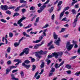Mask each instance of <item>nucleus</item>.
Masks as SVG:
<instances>
[{
    "label": "nucleus",
    "mask_w": 80,
    "mask_h": 80,
    "mask_svg": "<svg viewBox=\"0 0 80 80\" xmlns=\"http://www.w3.org/2000/svg\"><path fill=\"white\" fill-rule=\"evenodd\" d=\"M46 62H47V64H48V65H49L50 63H51V61L50 60H49L48 61H47V60H46Z\"/></svg>",
    "instance_id": "nucleus-48"
},
{
    "label": "nucleus",
    "mask_w": 80,
    "mask_h": 80,
    "mask_svg": "<svg viewBox=\"0 0 80 80\" xmlns=\"http://www.w3.org/2000/svg\"><path fill=\"white\" fill-rule=\"evenodd\" d=\"M18 72V70H14L12 71V73H15V72Z\"/></svg>",
    "instance_id": "nucleus-63"
},
{
    "label": "nucleus",
    "mask_w": 80,
    "mask_h": 80,
    "mask_svg": "<svg viewBox=\"0 0 80 80\" xmlns=\"http://www.w3.org/2000/svg\"><path fill=\"white\" fill-rule=\"evenodd\" d=\"M6 13H7L8 15H11V11L9 10L7 11L6 12Z\"/></svg>",
    "instance_id": "nucleus-30"
},
{
    "label": "nucleus",
    "mask_w": 80,
    "mask_h": 80,
    "mask_svg": "<svg viewBox=\"0 0 80 80\" xmlns=\"http://www.w3.org/2000/svg\"><path fill=\"white\" fill-rule=\"evenodd\" d=\"M35 59L34 58H31V62H35Z\"/></svg>",
    "instance_id": "nucleus-64"
},
{
    "label": "nucleus",
    "mask_w": 80,
    "mask_h": 80,
    "mask_svg": "<svg viewBox=\"0 0 80 80\" xmlns=\"http://www.w3.org/2000/svg\"><path fill=\"white\" fill-rule=\"evenodd\" d=\"M44 66H45V62H42L41 64L40 67L41 68H44Z\"/></svg>",
    "instance_id": "nucleus-18"
},
{
    "label": "nucleus",
    "mask_w": 80,
    "mask_h": 80,
    "mask_svg": "<svg viewBox=\"0 0 80 80\" xmlns=\"http://www.w3.org/2000/svg\"><path fill=\"white\" fill-rule=\"evenodd\" d=\"M42 39H43V37H42V36H41V37H39V39L38 40H39V42L41 41L42 40Z\"/></svg>",
    "instance_id": "nucleus-62"
},
{
    "label": "nucleus",
    "mask_w": 80,
    "mask_h": 80,
    "mask_svg": "<svg viewBox=\"0 0 80 80\" xmlns=\"http://www.w3.org/2000/svg\"><path fill=\"white\" fill-rule=\"evenodd\" d=\"M32 42L34 43H39V42H40V40H37L36 41H33Z\"/></svg>",
    "instance_id": "nucleus-33"
},
{
    "label": "nucleus",
    "mask_w": 80,
    "mask_h": 80,
    "mask_svg": "<svg viewBox=\"0 0 80 80\" xmlns=\"http://www.w3.org/2000/svg\"><path fill=\"white\" fill-rule=\"evenodd\" d=\"M62 1H59L58 3V7H60L62 4Z\"/></svg>",
    "instance_id": "nucleus-20"
},
{
    "label": "nucleus",
    "mask_w": 80,
    "mask_h": 80,
    "mask_svg": "<svg viewBox=\"0 0 80 80\" xmlns=\"http://www.w3.org/2000/svg\"><path fill=\"white\" fill-rule=\"evenodd\" d=\"M20 42H19L18 43L17 42H15L14 44L15 47H17V46H18V45H20Z\"/></svg>",
    "instance_id": "nucleus-19"
},
{
    "label": "nucleus",
    "mask_w": 80,
    "mask_h": 80,
    "mask_svg": "<svg viewBox=\"0 0 80 80\" xmlns=\"http://www.w3.org/2000/svg\"><path fill=\"white\" fill-rule=\"evenodd\" d=\"M0 8L1 10H7V9H8V6L6 5L4 6L2 5L1 6Z\"/></svg>",
    "instance_id": "nucleus-6"
},
{
    "label": "nucleus",
    "mask_w": 80,
    "mask_h": 80,
    "mask_svg": "<svg viewBox=\"0 0 80 80\" xmlns=\"http://www.w3.org/2000/svg\"><path fill=\"white\" fill-rule=\"evenodd\" d=\"M19 2L21 3H26L27 2L23 0H20Z\"/></svg>",
    "instance_id": "nucleus-32"
},
{
    "label": "nucleus",
    "mask_w": 80,
    "mask_h": 80,
    "mask_svg": "<svg viewBox=\"0 0 80 80\" xmlns=\"http://www.w3.org/2000/svg\"><path fill=\"white\" fill-rule=\"evenodd\" d=\"M43 51L41 50L37 52H36L35 56L39 58H40L42 57V55H43Z\"/></svg>",
    "instance_id": "nucleus-2"
},
{
    "label": "nucleus",
    "mask_w": 80,
    "mask_h": 80,
    "mask_svg": "<svg viewBox=\"0 0 80 80\" xmlns=\"http://www.w3.org/2000/svg\"><path fill=\"white\" fill-rule=\"evenodd\" d=\"M14 62H22V61L19 59H15L14 60Z\"/></svg>",
    "instance_id": "nucleus-24"
},
{
    "label": "nucleus",
    "mask_w": 80,
    "mask_h": 80,
    "mask_svg": "<svg viewBox=\"0 0 80 80\" xmlns=\"http://www.w3.org/2000/svg\"><path fill=\"white\" fill-rule=\"evenodd\" d=\"M32 27V24H29L28 25L27 27H25L24 28L26 29L27 28H30Z\"/></svg>",
    "instance_id": "nucleus-36"
},
{
    "label": "nucleus",
    "mask_w": 80,
    "mask_h": 80,
    "mask_svg": "<svg viewBox=\"0 0 80 80\" xmlns=\"http://www.w3.org/2000/svg\"><path fill=\"white\" fill-rule=\"evenodd\" d=\"M72 43H73V44H70V45H73V46H74V45H76V44H77V42L74 40H73Z\"/></svg>",
    "instance_id": "nucleus-25"
},
{
    "label": "nucleus",
    "mask_w": 80,
    "mask_h": 80,
    "mask_svg": "<svg viewBox=\"0 0 80 80\" xmlns=\"http://www.w3.org/2000/svg\"><path fill=\"white\" fill-rule=\"evenodd\" d=\"M22 35H23L24 36H25L26 37H30V35H29L27 34V33H26V32H23Z\"/></svg>",
    "instance_id": "nucleus-15"
},
{
    "label": "nucleus",
    "mask_w": 80,
    "mask_h": 80,
    "mask_svg": "<svg viewBox=\"0 0 80 80\" xmlns=\"http://www.w3.org/2000/svg\"><path fill=\"white\" fill-rule=\"evenodd\" d=\"M9 37H10V38H12V37H13V33L12 32L9 33Z\"/></svg>",
    "instance_id": "nucleus-40"
},
{
    "label": "nucleus",
    "mask_w": 80,
    "mask_h": 80,
    "mask_svg": "<svg viewBox=\"0 0 80 80\" xmlns=\"http://www.w3.org/2000/svg\"><path fill=\"white\" fill-rule=\"evenodd\" d=\"M30 62L28 60H26L24 61V63H26L27 64H28V63H30Z\"/></svg>",
    "instance_id": "nucleus-31"
},
{
    "label": "nucleus",
    "mask_w": 80,
    "mask_h": 80,
    "mask_svg": "<svg viewBox=\"0 0 80 80\" xmlns=\"http://www.w3.org/2000/svg\"><path fill=\"white\" fill-rule=\"evenodd\" d=\"M10 50H11V48L10 47H8L7 49V52L8 53H10Z\"/></svg>",
    "instance_id": "nucleus-29"
},
{
    "label": "nucleus",
    "mask_w": 80,
    "mask_h": 80,
    "mask_svg": "<svg viewBox=\"0 0 80 80\" xmlns=\"http://www.w3.org/2000/svg\"><path fill=\"white\" fill-rule=\"evenodd\" d=\"M22 65L23 66V67H25L26 68H30V64H26L25 63H22Z\"/></svg>",
    "instance_id": "nucleus-8"
},
{
    "label": "nucleus",
    "mask_w": 80,
    "mask_h": 80,
    "mask_svg": "<svg viewBox=\"0 0 80 80\" xmlns=\"http://www.w3.org/2000/svg\"><path fill=\"white\" fill-rule=\"evenodd\" d=\"M53 37L54 39L55 40H57L58 38V35H57L56 33H55V32H54L53 33Z\"/></svg>",
    "instance_id": "nucleus-11"
},
{
    "label": "nucleus",
    "mask_w": 80,
    "mask_h": 80,
    "mask_svg": "<svg viewBox=\"0 0 80 80\" xmlns=\"http://www.w3.org/2000/svg\"><path fill=\"white\" fill-rule=\"evenodd\" d=\"M40 19V18L39 17L37 18L35 22L36 23H38V21H39V20Z\"/></svg>",
    "instance_id": "nucleus-51"
},
{
    "label": "nucleus",
    "mask_w": 80,
    "mask_h": 80,
    "mask_svg": "<svg viewBox=\"0 0 80 80\" xmlns=\"http://www.w3.org/2000/svg\"><path fill=\"white\" fill-rule=\"evenodd\" d=\"M20 6L18 7L15 10V12H18L20 10Z\"/></svg>",
    "instance_id": "nucleus-28"
},
{
    "label": "nucleus",
    "mask_w": 80,
    "mask_h": 80,
    "mask_svg": "<svg viewBox=\"0 0 80 80\" xmlns=\"http://www.w3.org/2000/svg\"><path fill=\"white\" fill-rule=\"evenodd\" d=\"M7 63L8 65H11V64H12V62H11V61L9 60L7 62Z\"/></svg>",
    "instance_id": "nucleus-53"
},
{
    "label": "nucleus",
    "mask_w": 80,
    "mask_h": 80,
    "mask_svg": "<svg viewBox=\"0 0 80 80\" xmlns=\"http://www.w3.org/2000/svg\"><path fill=\"white\" fill-rule=\"evenodd\" d=\"M63 55V52H54L52 53V55H53V57H55V58H58L59 55Z\"/></svg>",
    "instance_id": "nucleus-4"
},
{
    "label": "nucleus",
    "mask_w": 80,
    "mask_h": 80,
    "mask_svg": "<svg viewBox=\"0 0 80 80\" xmlns=\"http://www.w3.org/2000/svg\"><path fill=\"white\" fill-rule=\"evenodd\" d=\"M26 5H27V2L23 3V4H22L21 6H20L19 7H20V8L22 7H25Z\"/></svg>",
    "instance_id": "nucleus-27"
},
{
    "label": "nucleus",
    "mask_w": 80,
    "mask_h": 80,
    "mask_svg": "<svg viewBox=\"0 0 80 80\" xmlns=\"http://www.w3.org/2000/svg\"><path fill=\"white\" fill-rule=\"evenodd\" d=\"M49 26L48 24H46L44 26L42 27V28H47Z\"/></svg>",
    "instance_id": "nucleus-45"
},
{
    "label": "nucleus",
    "mask_w": 80,
    "mask_h": 80,
    "mask_svg": "<svg viewBox=\"0 0 80 80\" xmlns=\"http://www.w3.org/2000/svg\"><path fill=\"white\" fill-rule=\"evenodd\" d=\"M58 63H56V64L55 65V67L56 68H59L60 67H59V66H58Z\"/></svg>",
    "instance_id": "nucleus-49"
},
{
    "label": "nucleus",
    "mask_w": 80,
    "mask_h": 80,
    "mask_svg": "<svg viewBox=\"0 0 80 80\" xmlns=\"http://www.w3.org/2000/svg\"><path fill=\"white\" fill-rule=\"evenodd\" d=\"M52 75H53V72H50L49 74V77H51Z\"/></svg>",
    "instance_id": "nucleus-57"
},
{
    "label": "nucleus",
    "mask_w": 80,
    "mask_h": 80,
    "mask_svg": "<svg viewBox=\"0 0 80 80\" xmlns=\"http://www.w3.org/2000/svg\"><path fill=\"white\" fill-rule=\"evenodd\" d=\"M62 21H64V22H66V21H67V18L65 17L62 19Z\"/></svg>",
    "instance_id": "nucleus-43"
},
{
    "label": "nucleus",
    "mask_w": 80,
    "mask_h": 80,
    "mask_svg": "<svg viewBox=\"0 0 80 80\" xmlns=\"http://www.w3.org/2000/svg\"><path fill=\"white\" fill-rule=\"evenodd\" d=\"M38 72H37L35 74V75L34 76L33 78H36V77H37V75H38Z\"/></svg>",
    "instance_id": "nucleus-44"
},
{
    "label": "nucleus",
    "mask_w": 80,
    "mask_h": 80,
    "mask_svg": "<svg viewBox=\"0 0 80 80\" xmlns=\"http://www.w3.org/2000/svg\"><path fill=\"white\" fill-rule=\"evenodd\" d=\"M65 68H68V69L70 70V69H71L72 68V66H71V65H70L66 64V65Z\"/></svg>",
    "instance_id": "nucleus-12"
},
{
    "label": "nucleus",
    "mask_w": 80,
    "mask_h": 80,
    "mask_svg": "<svg viewBox=\"0 0 80 80\" xmlns=\"http://www.w3.org/2000/svg\"><path fill=\"white\" fill-rule=\"evenodd\" d=\"M32 30H33V28H31L30 29L28 30L27 31V32L28 33V32H30V31Z\"/></svg>",
    "instance_id": "nucleus-56"
},
{
    "label": "nucleus",
    "mask_w": 80,
    "mask_h": 80,
    "mask_svg": "<svg viewBox=\"0 0 80 80\" xmlns=\"http://www.w3.org/2000/svg\"><path fill=\"white\" fill-rule=\"evenodd\" d=\"M3 63H4V61H3V60H1V62H0L1 65H3Z\"/></svg>",
    "instance_id": "nucleus-58"
},
{
    "label": "nucleus",
    "mask_w": 80,
    "mask_h": 80,
    "mask_svg": "<svg viewBox=\"0 0 80 80\" xmlns=\"http://www.w3.org/2000/svg\"><path fill=\"white\" fill-rule=\"evenodd\" d=\"M24 52L23 51L20 54V56L21 57H22V56L24 54Z\"/></svg>",
    "instance_id": "nucleus-60"
},
{
    "label": "nucleus",
    "mask_w": 80,
    "mask_h": 80,
    "mask_svg": "<svg viewBox=\"0 0 80 80\" xmlns=\"http://www.w3.org/2000/svg\"><path fill=\"white\" fill-rule=\"evenodd\" d=\"M18 0H10L12 3H15V2H17Z\"/></svg>",
    "instance_id": "nucleus-50"
},
{
    "label": "nucleus",
    "mask_w": 80,
    "mask_h": 80,
    "mask_svg": "<svg viewBox=\"0 0 80 80\" xmlns=\"http://www.w3.org/2000/svg\"><path fill=\"white\" fill-rule=\"evenodd\" d=\"M46 6L45 5H43L40 8V10H41L42 11H43L44 10L45 8H46Z\"/></svg>",
    "instance_id": "nucleus-14"
},
{
    "label": "nucleus",
    "mask_w": 80,
    "mask_h": 80,
    "mask_svg": "<svg viewBox=\"0 0 80 80\" xmlns=\"http://www.w3.org/2000/svg\"><path fill=\"white\" fill-rule=\"evenodd\" d=\"M35 68H36V66H35V65H33L32 68V72H33V71H34L35 70Z\"/></svg>",
    "instance_id": "nucleus-23"
},
{
    "label": "nucleus",
    "mask_w": 80,
    "mask_h": 80,
    "mask_svg": "<svg viewBox=\"0 0 80 80\" xmlns=\"http://www.w3.org/2000/svg\"><path fill=\"white\" fill-rule=\"evenodd\" d=\"M77 57V56H74L73 57H72L70 58V60H73L75 59V58H76Z\"/></svg>",
    "instance_id": "nucleus-42"
},
{
    "label": "nucleus",
    "mask_w": 80,
    "mask_h": 80,
    "mask_svg": "<svg viewBox=\"0 0 80 80\" xmlns=\"http://www.w3.org/2000/svg\"><path fill=\"white\" fill-rule=\"evenodd\" d=\"M11 71V70L10 69L8 68L6 69V74H8L9 73V72H10Z\"/></svg>",
    "instance_id": "nucleus-16"
},
{
    "label": "nucleus",
    "mask_w": 80,
    "mask_h": 80,
    "mask_svg": "<svg viewBox=\"0 0 80 80\" xmlns=\"http://www.w3.org/2000/svg\"><path fill=\"white\" fill-rule=\"evenodd\" d=\"M23 52H24L25 55H27V54H28L29 53V48H26L24 49L23 50Z\"/></svg>",
    "instance_id": "nucleus-7"
},
{
    "label": "nucleus",
    "mask_w": 80,
    "mask_h": 80,
    "mask_svg": "<svg viewBox=\"0 0 80 80\" xmlns=\"http://www.w3.org/2000/svg\"><path fill=\"white\" fill-rule=\"evenodd\" d=\"M79 15H80V12H79L78 13L76 16V18L74 19V22L73 23V27H75L77 22V18H78V17H79Z\"/></svg>",
    "instance_id": "nucleus-5"
},
{
    "label": "nucleus",
    "mask_w": 80,
    "mask_h": 80,
    "mask_svg": "<svg viewBox=\"0 0 80 80\" xmlns=\"http://www.w3.org/2000/svg\"><path fill=\"white\" fill-rule=\"evenodd\" d=\"M60 38H59L58 40L55 41L54 43L57 45H60Z\"/></svg>",
    "instance_id": "nucleus-9"
},
{
    "label": "nucleus",
    "mask_w": 80,
    "mask_h": 80,
    "mask_svg": "<svg viewBox=\"0 0 80 80\" xmlns=\"http://www.w3.org/2000/svg\"><path fill=\"white\" fill-rule=\"evenodd\" d=\"M80 71L77 72L75 73V75H76V76H78H78H80Z\"/></svg>",
    "instance_id": "nucleus-22"
},
{
    "label": "nucleus",
    "mask_w": 80,
    "mask_h": 80,
    "mask_svg": "<svg viewBox=\"0 0 80 80\" xmlns=\"http://www.w3.org/2000/svg\"><path fill=\"white\" fill-rule=\"evenodd\" d=\"M0 21L3 22V23H6L7 22V21L3 19H2L0 20Z\"/></svg>",
    "instance_id": "nucleus-41"
},
{
    "label": "nucleus",
    "mask_w": 80,
    "mask_h": 80,
    "mask_svg": "<svg viewBox=\"0 0 80 80\" xmlns=\"http://www.w3.org/2000/svg\"><path fill=\"white\" fill-rule=\"evenodd\" d=\"M26 18L24 16H23L22 18L20 19V20L18 21L17 23L19 25L20 27H22L23 26V24L21 23H22L23 20H24Z\"/></svg>",
    "instance_id": "nucleus-3"
},
{
    "label": "nucleus",
    "mask_w": 80,
    "mask_h": 80,
    "mask_svg": "<svg viewBox=\"0 0 80 80\" xmlns=\"http://www.w3.org/2000/svg\"><path fill=\"white\" fill-rule=\"evenodd\" d=\"M64 64V61H63L60 63V64L59 65V67H60L61 66H62V65H63Z\"/></svg>",
    "instance_id": "nucleus-47"
},
{
    "label": "nucleus",
    "mask_w": 80,
    "mask_h": 80,
    "mask_svg": "<svg viewBox=\"0 0 80 80\" xmlns=\"http://www.w3.org/2000/svg\"><path fill=\"white\" fill-rule=\"evenodd\" d=\"M65 28H63L61 29V30L60 32V33L61 32H63L65 31Z\"/></svg>",
    "instance_id": "nucleus-54"
},
{
    "label": "nucleus",
    "mask_w": 80,
    "mask_h": 80,
    "mask_svg": "<svg viewBox=\"0 0 80 80\" xmlns=\"http://www.w3.org/2000/svg\"><path fill=\"white\" fill-rule=\"evenodd\" d=\"M52 57L54 56H52V55H49L48 57V58H52Z\"/></svg>",
    "instance_id": "nucleus-59"
},
{
    "label": "nucleus",
    "mask_w": 80,
    "mask_h": 80,
    "mask_svg": "<svg viewBox=\"0 0 80 80\" xmlns=\"http://www.w3.org/2000/svg\"><path fill=\"white\" fill-rule=\"evenodd\" d=\"M54 9V7H51V8L48 9V11H49L50 13H51L53 12Z\"/></svg>",
    "instance_id": "nucleus-13"
},
{
    "label": "nucleus",
    "mask_w": 80,
    "mask_h": 80,
    "mask_svg": "<svg viewBox=\"0 0 80 80\" xmlns=\"http://www.w3.org/2000/svg\"><path fill=\"white\" fill-rule=\"evenodd\" d=\"M38 44L35 45L34 47V49H37V48H38Z\"/></svg>",
    "instance_id": "nucleus-55"
},
{
    "label": "nucleus",
    "mask_w": 80,
    "mask_h": 80,
    "mask_svg": "<svg viewBox=\"0 0 80 80\" xmlns=\"http://www.w3.org/2000/svg\"><path fill=\"white\" fill-rule=\"evenodd\" d=\"M55 71V69L54 68L52 67L51 68V70L50 71V72L53 73Z\"/></svg>",
    "instance_id": "nucleus-21"
},
{
    "label": "nucleus",
    "mask_w": 80,
    "mask_h": 80,
    "mask_svg": "<svg viewBox=\"0 0 80 80\" xmlns=\"http://www.w3.org/2000/svg\"><path fill=\"white\" fill-rule=\"evenodd\" d=\"M70 8V7H67L65 8L64 10H68Z\"/></svg>",
    "instance_id": "nucleus-61"
},
{
    "label": "nucleus",
    "mask_w": 80,
    "mask_h": 80,
    "mask_svg": "<svg viewBox=\"0 0 80 80\" xmlns=\"http://www.w3.org/2000/svg\"><path fill=\"white\" fill-rule=\"evenodd\" d=\"M19 15V13L18 12H16L14 13L13 17H15V16H18Z\"/></svg>",
    "instance_id": "nucleus-39"
},
{
    "label": "nucleus",
    "mask_w": 80,
    "mask_h": 80,
    "mask_svg": "<svg viewBox=\"0 0 80 80\" xmlns=\"http://www.w3.org/2000/svg\"><path fill=\"white\" fill-rule=\"evenodd\" d=\"M26 9L25 8H23L22 9V13H24L25 12H26Z\"/></svg>",
    "instance_id": "nucleus-46"
},
{
    "label": "nucleus",
    "mask_w": 80,
    "mask_h": 80,
    "mask_svg": "<svg viewBox=\"0 0 80 80\" xmlns=\"http://www.w3.org/2000/svg\"><path fill=\"white\" fill-rule=\"evenodd\" d=\"M44 71V69H41V72L39 73V74L40 75H41V74H42V73H43Z\"/></svg>",
    "instance_id": "nucleus-52"
},
{
    "label": "nucleus",
    "mask_w": 80,
    "mask_h": 80,
    "mask_svg": "<svg viewBox=\"0 0 80 80\" xmlns=\"http://www.w3.org/2000/svg\"><path fill=\"white\" fill-rule=\"evenodd\" d=\"M76 12L77 11H75V9H73L72 11V12L73 14H76Z\"/></svg>",
    "instance_id": "nucleus-37"
},
{
    "label": "nucleus",
    "mask_w": 80,
    "mask_h": 80,
    "mask_svg": "<svg viewBox=\"0 0 80 80\" xmlns=\"http://www.w3.org/2000/svg\"><path fill=\"white\" fill-rule=\"evenodd\" d=\"M11 76L12 77V80H18V78H15V75H14V74H11Z\"/></svg>",
    "instance_id": "nucleus-10"
},
{
    "label": "nucleus",
    "mask_w": 80,
    "mask_h": 80,
    "mask_svg": "<svg viewBox=\"0 0 80 80\" xmlns=\"http://www.w3.org/2000/svg\"><path fill=\"white\" fill-rule=\"evenodd\" d=\"M52 48H55V47H54L53 45H52L50 46V47L48 48V50H51Z\"/></svg>",
    "instance_id": "nucleus-35"
},
{
    "label": "nucleus",
    "mask_w": 80,
    "mask_h": 80,
    "mask_svg": "<svg viewBox=\"0 0 80 80\" xmlns=\"http://www.w3.org/2000/svg\"><path fill=\"white\" fill-rule=\"evenodd\" d=\"M35 9V8L33 6H32L30 8V10H34Z\"/></svg>",
    "instance_id": "nucleus-38"
},
{
    "label": "nucleus",
    "mask_w": 80,
    "mask_h": 80,
    "mask_svg": "<svg viewBox=\"0 0 80 80\" xmlns=\"http://www.w3.org/2000/svg\"><path fill=\"white\" fill-rule=\"evenodd\" d=\"M66 47L68 51H66L65 52V53H68V55H70V54L69 53V51H70L73 48V45L70 44V42H68L66 44Z\"/></svg>",
    "instance_id": "nucleus-1"
},
{
    "label": "nucleus",
    "mask_w": 80,
    "mask_h": 80,
    "mask_svg": "<svg viewBox=\"0 0 80 80\" xmlns=\"http://www.w3.org/2000/svg\"><path fill=\"white\" fill-rule=\"evenodd\" d=\"M73 2H72V6H73V5L76 3H77V1H76L75 0H73Z\"/></svg>",
    "instance_id": "nucleus-26"
},
{
    "label": "nucleus",
    "mask_w": 80,
    "mask_h": 80,
    "mask_svg": "<svg viewBox=\"0 0 80 80\" xmlns=\"http://www.w3.org/2000/svg\"><path fill=\"white\" fill-rule=\"evenodd\" d=\"M66 72L68 75H70L72 73V71L70 70L67 71Z\"/></svg>",
    "instance_id": "nucleus-34"
},
{
    "label": "nucleus",
    "mask_w": 80,
    "mask_h": 80,
    "mask_svg": "<svg viewBox=\"0 0 80 80\" xmlns=\"http://www.w3.org/2000/svg\"><path fill=\"white\" fill-rule=\"evenodd\" d=\"M20 75L22 78H23V77H24V72L23 71H21Z\"/></svg>",
    "instance_id": "nucleus-17"
}]
</instances>
